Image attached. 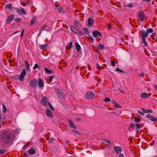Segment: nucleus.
<instances>
[{
  "label": "nucleus",
  "instance_id": "f257e3e1",
  "mask_svg": "<svg viewBox=\"0 0 157 157\" xmlns=\"http://www.w3.org/2000/svg\"><path fill=\"white\" fill-rule=\"evenodd\" d=\"M13 139V135L9 130H4L0 134V139L4 144H10Z\"/></svg>",
  "mask_w": 157,
  "mask_h": 157
},
{
  "label": "nucleus",
  "instance_id": "f03ea898",
  "mask_svg": "<svg viewBox=\"0 0 157 157\" xmlns=\"http://www.w3.org/2000/svg\"><path fill=\"white\" fill-rule=\"evenodd\" d=\"M142 36V42L146 46H147L148 44L146 41V38L148 36V33L147 32H145L143 30H141L140 31Z\"/></svg>",
  "mask_w": 157,
  "mask_h": 157
},
{
  "label": "nucleus",
  "instance_id": "7ed1b4c3",
  "mask_svg": "<svg viewBox=\"0 0 157 157\" xmlns=\"http://www.w3.org/2000/svg\"><path fill=\"white\" fill-rule=\"evenodd\" d=\"M38 84V82L37 80L36 79H34L30 81L29 84L30 86L33 88H36Z\"/></svg>",
  "mask_w": 157,
  "mask_h": 157
},
{
  "label": "nucleus",
  "instance_id": "20e7f679",
  "mask_svg": "<svg viewBox=\"0 0 157 157\" xmlns=\"http://www.w3.org/2000/svg\"><path fill=\"white\" fill-rule=\"evenodd\" d=\"M94 94L91 91H89L86 93L85 95L86 98L87 99H90L93 98Z\"/></svg>",
  "mask_w": 157,
  "mask_h": 157
},
{
  "label": "nucleus",
  "instance_id": "39448f33",
  "mask_svg": "<svg viewBox=\"0 0 157 157\" xmlns=\"http://www.w3.org/2000/svg\"><path fill=\"white\" fill-rule=\"evenodd\" d=\"M138 17L141 21H143L145 20V14L142 11L139 12Z\"/></svg>",
  "mask_w": 157,
  "mask_h": 157
},
{
  "label": "nucleus",
  "instance_id": "423d86ee",
  "mask_svg": "<svg viewBox=\"0 0 157 157\" xmlns=\"http://www.w3.org/2000/svg\"><path fill=\"white\" fill-rule=\"evenodd\" d=\"M26 75V70L25 69H23L22 71L20 74V76L18 79L21 81H23L24 79V76Z\"/></svg>",
  "mask_w": 157,
  "mask_h": 157
},
{
  "label": "nucleus",
  "instance_id": "0eeeda50",
  "mask_svg": "<svg viewBox=\"0 0 157 157\" xmlns=\"http://www.w3.org/2000/svg\"><path fill=\"white\" fill-rule=\"evenodd\" d=\"M16 11L20 15H22L23 14L26 15L27 14V13L23 8H21V9L16 8Z\"/></svg>",
  "mask_w": 157,
  "mask_h": 157
},
{
  "label": "nucleus",
  "instance_id": "6e6552de",
  "mask_svg": "<svg viewBox=\"0 0 157 157\" xmlns=\"http://www.w3.org/2000/svg\"><path fill=\"white\" fill-rule=\"evenodd\" d=\"M47 98L46 97H43L42 99L41 104L42 105L45 107L48 104Z\"/></svg>",
  "mask_w": 157,
  "mask_h": 157
},
{
  "label": "nucleus",
  "instance_id": "1a4fd4ad",
  "mask_svg": "<svg viewBox=\"0 0 157 157\" xmlns=\"http://www.w3.org/2000/svg\"><path fill=\"white\" fill-rule=\"evenodd\" d=\"M92 34L94 37H97L98 36H99L101 37H102L101 33L98 30L94 31L93 32Z\"/></svg>",
  "mask_w": 157,
  "mask_h": 157
},
{
  "label": "nucleus",
  "instance_id": "9d476101",
  "mask_svg": "<svg viewBox=\"0 0 157 157\" xmlns=\"http://www.w3.org/2000/svg\"><path fill=\"white\" fill-rule=\"evenodd\" d=\"M114 151L117 154L120 153L122 151L121 148L119 146H115L113 147Z\"/></svg>",
  "mask_w": 157,
  "mask_h": 157
},
{
  "label": "nucleus",
  "instance_id": "9b49d317",
  "mask_svg": "<svg viewBox=\"0 0 157 157\" xmlns=\"http://www.w3.org/2000/svg\"><path fill=\"white\" fill-rule=\"evenodd\" d=\"M14 17V15L13 14L9 15L6 20V23L7 24H9L13 19Z\"/></svg>",
  "mask_w": 157,
  "mask_h": 157
},
{
  "label": "nucleus",
  "instance_id": "f8f14e48",
  "mask_svg": "<svg viewBox=\"0 0 157 157\" xmlns=\"http://www.w3.org/2000/svg\"><path fill=\"white\" fill-rule=\"evenodd\" d=\"M146 117L152 121H157V118L153 117L152 116H151L150 114H147L146 116Z\"/></svg>",
  "mask_w": 157,
  "mask_h": 157
},
{
  "label": "nucleus",
  "instance_id": "ddd939ff",
  "mask_svg": "<svg viewBox=\"0 0 157 157\" xmlns=\"http://www.w3.org/2000/svg\"><path fill=\"white\" fill-rule=\"evenodd\" d=\"M55 91L57 94L58 95V97L60 99L63 98V97L62 95V91L59 89H56Z\"/></svg>",
  "mask_w": 157,
  "mask_h": 157
},
{
  "label": "nucleus",
  "instance_id": "4468645a",
  "mask_svg": "<svg viewBox=\"0 0 157 157\" xmlns=\"http://www.w3.org/2000/svg\"><path fill=\"white\" fill-rule=\"evenodd\" d=\"M46 115L50 117H53L52 111L49 109H47L46 111Z\"/></svg>",
  "mask_w": 157,
  "mask_h": 157
},
{
  "label": "nucleus",
  "instance_id": "2eb2a0df",
  "mask_svg": "<svg viewBox=\"0 0 157 157\" xmlns=\"http://www.w3.org/2000/svg\"><path fill=\"white\" fill-rule=\"evenodd\" d=\"M68 122H69V125L71 128L76 129L77 128V127L75 126L74 123L72 122L71 119H69L68 120Z\"/></svg>",
  "mask_w": 157,
  "mask_h": 157
},
{
  "label": "nucleus",
  "instance_id": "dca6fc26",
  "mask_svg": "<svg viewBox=\"0 0 157 157\" xmlns=\"http://www.w3.org/2000/svg\"><path fill=\"white\" fill-rule=\"evenodd\" d=\"M70 28L72 31L75 34H78V32L77 30L75 28L73 25H71Z\"/></svg>",
  "mask_w": 157,
  "mask_h": 157
},
{
  "label": "nucleus",
  "instance_id": "f3484780",
  "mask_svg": "<svg viewBox=\"0 0 157 157\" xmlns=\"http://www.w3.org/2000/svg\"><path fill=\"white\" fill-rule=\"evenodd\" d=\"M94 23V21L93 19L90 18H89L88 20V24L90 26L93 25Z\"/></svg>",
  "mask_w": 157,
  "mask_h": 157
},
{
  "label": "nucleus",
  "instance_id": "a211bd4d",
  "mask_svg": "<svg viewBox=\"0 0 157 157\" xmlns=\"http://www.w3.org/2000/svg\"><path fill=\"white\" fill-rule=\"evenodd\" d=\"M140 97L143 98H147L149 97V96L147 94L144 92L140 94Z\"/></svg>",
  "mask_w": 157,
  "mask_h": 157
},
{
  "label": "nucleus",
  "instance_id": "6ab92c4d",
  "mask_svg": "<svg viewBox=\"0 0 157 157\" xmlns=\"http://www.w3.org/2000/svg\"><path fill=\"white\" fill-rule=\"evenodd\" d=\"M38 85L40 88L44 86V83L42 80L40 78L38 80Z\"/></svg>",
  "mask_w": 157,
  "mask_h": 157
},
{
  "label": "nucleus",
  "instance_id": "aec40b11",
  "mask_svg": "<svg viewBox=\"0 0 157 157\" xmlns=\"http://www.w3.org/2000/svg\"><path fill=\"white\" fill-rule=\"evenodd\" d=\"M72 46V42H71L69 44L67 43L66 48V49L68 50H70L71 49Z\"/></svg>",
  "mask_w": 157,
  "mask_h": 157
},
{
  "label": "nucleus",
  "instance_id": "412c9836",
  "mask_svg": "<svg viewBox=\"0 0 157 157\" xmlns=\"http://www.w3.org/2000/svg\"><path fill=\"white\" fill-rule=\"evenodd\" d=\"M25 63L27 71H29L30 70L29 65L28 62L27 60H25Z\"/></svg>",
  "mask_w": 157,
  "mask_h": 157
},
{
  "label": "nucleus",
  "instance_id": "4be33fe9",
  "mask_svg": "<svg viewBox=\"0 0 157 157\" xmlns=\"http://www.w3.org/2000/svg\"><path fill=\"white\" fill-rule=\"evenodd\" d=\"M35 151L33 148H32L28 151V153L30 155H33L35 153Z\"/></svg>",
  "mask_w": 157,
  "mask_h": 157
},
{
  "label": "nucleus",
  "instance_id": "5701e85b",
  "mask_svg": "<svg viewBox=\"0 0 157 157\" xmlns=\"http://www.w3.org/2000/svg\"><path fill=\"white\" fill-rule=\"evenodd\" d=\"M75 47L76 51L78 52L81 49V47L78 44L77 42L75 43Z\"/></svg>",
  "mask_w": 157,
  "mask_h": 157
},
{
  "label": "nucleus",
  "instance_id": "b1692460",
  "mask_svg": "<svg viewBox=\"0 0 157 157\" xmlns=\"http://www.w3.org/2000/svg\"><path fill=\"white\" fill-rule=\"evenodd\" d=\"M141 109L143 111V112L145 113H152L153 112L152 110L151 109H150L148 110H146L143 108H141Z\"/></svg>",
  "mask_w": 157,
  "mask_h": 157
},
{
  "label": "nucleus",
  "instance_id": "393cba45",
  "mask_svg": "<svg viewBox=\"0 0 157 157\" xmlns=\"http://www.w3.org/2000/svg\"><path fill=\"white\" fill-rule=\"evenodd\" d=\"M134 125L132 123H131L129 124V127L128 128V130L129 131H131V129H132V130H133L134 128Z\"/></svg>",
  "mask_w": 157,
  "mask_h": 157
},
{
  "label": "nucleus",
  "instance_id": "a878e982",
  "mask_svg": "<svg viewBox=\"0 0 157 157\" xmlns=\"http://www.w3.org/2000/svg\"><path fill=\"white\" fill-rule=\"evenodd\" d=\"M83 32L84 34H88L89 33V32L88 29L86 27H84L83 28Z\"/></svg>",
  "mask_w": 157,
  "mask_h": 157
},
{
  "label": "nucleus",
  "instance_id": "bb28decb",
  "mask_svg": "<svg viewBox=\"0 0 157 157\" xmlns=\"http://www.w3.org/2000/svg\"><path fill=\"white\" fill-rule=\"evenodd\" d=\"M113 104L114 105V107L117 108H121L120 105L115 101H113Z\"/></svg>",
  "mask_w": 157,
  "mask_h": 157
},
{
  "label": "nucleus",
  "instance_id": "cd10ccee",
  "mask_svg": "<svg viewBox=\"0 0 157 157\" xmlns=\"http://www.w3.org/2000/svg\"><path fill=\"white\" fill-rule=\"evenodd\" d=\"M45 73L47 74H51L53 73V72L51 70L48 69L47 67H44Z\"/></svg>",
  "mask_w": 157,
  "mask_h": 157
},
{
  "label": "nucleus",
  "instance_id": "c85d7f7f",
  "mask_svg": "<svg viewBox=\"0 0 157 157\" xmlns=\"http://www.w3.org/2000/svg\"><path fill=\"white\" fill-rule=\"evenodd\" d=\"M12 4H7L5 6V8L7 9H8L10 10H12Z\"/></svg>",
  "mask_w": 157,
  "mask_h": 157
},
{
  "label": "nucleus",
  "instance_id": "c756f323",
  "mask_svg": "<svg viewBox=\"0 0 157 157\" xmlns=\"http://www.w3.org/2000/svg\"><path fill=\"white\" fill-rule=\"evenodd\" d=\"M48 46L47 44H43L40 45L39 46V48L42 49H45Z\"/></svg>",
  "mask_w": 157,
  "mask_h": 157
},
{
  "label": "nucleus",
  "instance_id": "7c9ffc66",
  "mask_svg": "<svg viewBox=\"0 0 157 157\" xmlns=\"http://www.w3.org/2000/svg\"><path fill=\"white\" fill-rule=\"evenodd\" d=\"M136 126V130H139L140 128V124H139L136 123L135 124Z\"/></svg>",
  "mask_w": 157,
  "mask_h": 157
},
{
  "label": "nucleus",
  "instance_id": "2f4dec72",
  "mask_svg": "<svg viewBox=\"0 0 157 157\" xmlns=\"http://www.w3.org/2000/svg\"><path fill=\"white\" fill-rule=\"evenodd\" d=\"M55 6L56 7V9H57L59 12H61L63 9L60 6H57L56 4Z\"/></svg>",
  "mask_w": 157,
  "mask_h": 157
},
{
  "label": "nucleus",
  "instance_id": "473e14b6",
  "mask_svg": "<svg viewBox=\"0 0 157 157\" xmlns=\"http://www.w3.org/2000/svg\"><path fill=\"white\" fill-rule=\"evenodd\" d=\"M36 21V18L35 17H33L32 19L31 20V25H33L34 23Z\"/></svg>",
  "mask_w": 157,
  "mask_h": 157
},
{
  "label": "nucleus",
  "instance_id": "72a5a7b5",
  "mask_svg": "<svg viewBox=\"0 0 157 157\" xmlns=\"http://www.w3.org/2000/svg\"><path fill=\"white\" fill-rule=\"evenodd\" d=\"M104 48V46L101 43L99 44L98 47V49L100 50H101L103 49Z\"/></svg>",
  "mask_w": 157,
  "mask_h": 157
},
{
  "label": "nucleus",
  "instance_id": "f704fd0d",
  "mask_svg": "<svg viewBox=\"0 0 157 157\" xmlns=\"http://www.w3.org/2000/svg\"><path fill=\"white\" fill-rule=\"evenodd\" d=\"M7 111V108L5 104H4L3 105L2 107V111L4 113H5Z\"/></svg>",
  "mask_w": 157,
  "mask_h": 157
},
{
  "label": "nucleus",
  "instance_id": "c9c22d12",
  "mask_svg": "<svg viewBox=\"0 0 157 157\" xmlns=\"http://www.w3.org/2000/svg\"><path fill=\"white\" fill-rule=\"evenodd\" d=\"M36 68H38L39 69H40V67L38 65L37 63H36L34 66L33 67V69H35Z\"/></svg>",
  "mask_w": 157,
  "mask_h": 157
},
{
  "label": "nucleus",
  "instance_id": "e433bc0d",
  "mask_svg": "<svg viewBox=\"0 0 157 157\" xmlns=\"http://www.w3.org/2000/svg\"><path fill=\"white\" fill-rule=\"evenodd\" d=\"M88 39L90 40L92 43H93L94 42V39L93 37L91 36H88L87 37Z\"/></svg>",
  "mask_w": 157,
  "mask_h": 157
},
{
  "label": "nucleus",
  "instance_id": "4c0bfd02",
  "mask_svg": "<svg viewBox=\"0 0 157 157\" xmlns=\"http://www.w3.org/2000/svg\"><path fill=\"white\" fill-rule=\"evenodd\" d=\"M134 121L138 123L140 122V119L138 117H135L134 118Z\"/></svg>",
  "mask_w": 157,
  "mask_h": 157
},
{
  "label": "nucleus",
  "instance_id": "58836bf2",
  "mask_svg": "<svg viewBox=\"0 0 157 157\" xmlns=\"http://www.w3.org/2000/svg\"><path fill=\"white\" fill-rule=\"evenodd\" d=\"M110 99L108 97H107L105 98L104 100V101L106 102H108L110 101Z\"/></svg>",
  "mask_w": 157,
  "mask_h": 157
},
{
  "label": "nucleus",
  "instance_id": "ea45409f",
  "mask_svg": "<svg viewBox=\"0 0 157 157\" xmlns=\"http://www.w3.org/2000/svg\"><path fill=\"white\" fill-rule=\"evenodd\" d=\"M21 21V19L20 18H17L15 19L14 21L15 22H19Z\"/></svg>",
  "mask_w": 157,
  "mask_h": 157
},
{
  "label": "nucleus",
  "instance_id": "a19ab883",
  "mask_svg": "<svg viewBox=\"0 0 157 157\" xmlns=\"http://www.w3.org/2000/svg\"><path fill=\"white\" fill-rule=\"evenodd\" d=\"M153 32V30L151 28H148L147 29V31L146 32H147V33H152Z\"/></svg>",
  "mask_w": 157,
  "mask_h": 157
},
{
  "label": "nucleus",
  "instance_id": "79ce46f5",
  "mask_svg": "<svg viewBox=\"0 0 157 157\" xmlns=\"http://www.w3.org/2000/svg\"><path fill=\"white\" fill-rule=\"evenodd\" d=\"M5 153V150L0 149V155H2Z\"/></svg>",
  "mask_w": 157,
  "mask_h": 157
},
{
  "label": "nucleus",
  "instance_id": "37998d69",
  "mask_svg": "<svg viewBox=\"0 0 157 157\" xmlns=\"http://www.w3.org/2000/svg\"><path fill=\"white\" fill-rule=\"evenodd\" d=\"M48 105L49 106L50 109L53 111H54V109L53 107L51 105L49 102H48Z\"/></svg>",
  "mask_w": 157,
  "mask_h": 157
},
{
  "label": "nucleus",
  "instance_id": "c03bdc74",
  "mask_svg": "<svg viewBox=\"0 0 157 157\" xmlns=\"http://www.w3.org/2000/svg\"><path fill=\"white\" fill-rule=\"evenodd\" d=\"M54 78H55V77H54V75L51 76H50V77L49 78V81H50V82H52V79Z\"/></svg>",
  "mask_w": 157,
  "mask_h": 157
},
{
  "label": "nucleus",
  "instance_id": "a18cd8bd",
  "mask_svg": "<svg viewBox=\"0 0 157 157\" xmlns=\"http://www.w3.org/2000/svg\"><path fill=\"white\" fill-rule=\"evenodd\" d=\"M154 35H156V33H153L150 36L151 37L152 39L153 40L155 39L154 37Z\"/></svg>",
  "mask_w": 157,
  "mask_h": 157
},
{
  "label": "nucleus",
  "instance_id": "49530a36",
  "mask_svg": "<svg viewBox=\"0 0 157 157\" xmlns=\"http://www.w3.org/2000/svg\"><path fill=\"white\" fill-rule=\"evenodd\" d=\"M72 132H74L75 133H76L77 134L79 135H80V133L79 132H78L77 131H76L75 130H72Z\"/></svg>",
  "mask_w": 157,
  "mask_h": 157
},
{
  "label": "nucleus",
  "instance_id": "de8ad7c7",
  "mask_svg": "<svg viewBox=\"0 0 157 157\" xmlns=\"http://www.w3.org/2000/svg\"><path fill=\"white\" fill-rule=\"evenodd\" d=\"M126 6L128 7H132V3H130L126 5Z\"/></svg>",
  "mask_w": 157,
  "mask_h": 157
},
{
  "label": "nucleus",
  "instance_id": "09e8293b",
  "mask_svg": "<svg viewBox=\"0 0 157 157\" xmlns=\"http://www.w3.org/2000/svg\"><path fill=\"white\" fill-rule=\"evenodd\" d=\"M111 65L113 66V67H114L115 66V63L112 60V61H111Z\"/></svg>",
  "mask_w": 157,
  "mask_h": 157
},
{
  "label": "nucleus",
  "instance_id": "8fccbe9b",
  "mask_svg": "<svg viewBox=\"0 0 157 157\" xmlns=\"http://www.w3.org/2000/svg\"><path fill=\"white\" fill-rule=\"evenodd\" d=\"M96 67L97 69H101V68L100 65L98 63L97 64Z\"/></svg>",
  "mask_w": 157,
  "mask_h": 157
},
{
  "label": "nucleus",
  "instance_id": "3c124183",
  "mask_svg": "<svg viewBox=\"0 0 157 157\" xmlns=\"http://www.w3.org/2000/svg\"><path fill=\"white\" fill-rule=\"evenodd\" d=\"M26 5H29V3H25L24 2H22V5L24 6H26Z\"/></svg>",
  "mask_w": 157,
  "mask_h": 157
},
{
  "label": "nucleus",
  "instance_id": "603ef678",
  "mask_svg": "<svg viewBox=\"0 0 157 157\" xmlns=\"http://www.w3.org/2000/svg\"><path fill=\"white\" fill-rule=\"evenodd\" d=\"M138 113H139V114H141L143 116V115H144V113H143V112H141V111H140V110H138Z\"/></svg>",
  "mask_w": 157,
  "mask_h": 157
},
{
  "label": "nucleus",
  "instance_id": "864d4df0",
  "mask_svg": "<svg viewBox=\"0 0 157 157\" xmlns=\"http://www.w3.org/2000/svg\"><path fill=\"white\" fill-rule=\"evenodd\" d=\"M79 33L80 36H83V34L82 33V32L81 31V30H79Z\"/></svg>",
  "mask_w": 157,
  "mask_h": 157
},
{
  "label": "nucleus",
  "instance_id": "5fc2aeb1",
  "mask_svg": "<svg viewBox=\"0 0 157 157\" xmlns=\"http://www.w3.org/2000/svg\"><path fill=\"white\" fill-rule=\"evenodd\" d=\"M47 26V25L46 24H45L43 26H42L41 27V30L44 29Z\"/></svg>",
  "mask_w": 157,
  "mask_h": 157
},
{
  "label": "nucleus",
  "instance_id": "6e6d98bb",
  "mask_svg": "<svg viewBox=\"0 0 157 157\" xmlns=\"http://www.w3.org/2000/svg\"><path fill=\"white\" fill-rule=\"evenodd\" d=\"M118 157H124V156L123 154L120 153Z\"/></svg>",
  "mask_w": 157,
  "mask_h": 157
},
{
  "label": "nucleus",
  "instance_id": "4d7b16f0",
  "mask_svg": "<svg viewBox=\"0 0 157 157\" xmlns=\"http://www.w3.org/2000/svg\"><path fill=\"white\" fill-rule=\"evenodd\" d=\"M28 155H28V154L25 152L24 154L23 157H27V156Z\"/></svg>",
  "mask_w": 157,
  "mask_h": 157
},
{
  "label": "nucleus",
  "instance_id": "13d9d810",
  "mask_svg": "<svg viewBox=\"0 0 157 157\" xmlns=\"http://www.w3.org/2000/svg\"><path fill=\"white\" fill-rule=\"evenodd\" d=\"M24 29L21 32V37H22V36H23V33L24 32Z\"/></svg>",
  "mask_w": 157,
  "mask_h": 157
},
{
  "label": "nucleus",
  "instance_id": "bf43d9fd",
  "mask_svg": "<svg viewBox=\"0 0 157 157\" xmlns=\"http://www.w3.org/2000/svg\"><path fill=\"white\" fill-rule=\"evenodd\" d=\"M140 75L142 77H144V73H142L140 74Z\"/></svg>",
  "mask_w": 157,
  "mask_h": 157
},
{
  "label": "nucleus",
  "instance_id": "052dcab7",
  "mask_svg": "<svg viewBox=\"0 0 157 157\" xmlns=\"http://www.w3.org/2000/svg\"><path fill=\"white\" fill-rule=\"evenodd\" d=\"M121 70L119 68L117 67V68H116V71H120Z\"/></svg>",
  "mask_w": 157,
  "mask_h": 157
},
{
  "label": "nucleus",
  "instance_id": "680f3d73",
  "mask_svg": "<svg viewBox=\"0 0 157 157\" xmlns=\"http://www.w3.org/2000/svg\"><path fill=\"white\" fill-rule=\"evenodd\" d=\"M40 33H39L38 34V36H40V34H41V33H42V31H41V30H40Z\"/></svg>",
  "mask_w": 157,
  "mask_h": 157
},
{
  "label": "nucleus",
  "instance_id": "e2e57ef3",
  "mask_svg": "<svg viewBox=\"0 0 157 157\" xmlns=\"http://www.w3.org/2000/svg\"><path fill=\"white\" fill-rule=\"evenodd\" d=\"M105 141L107 142L108 144H110V143H111V142H110V141H109V140H106Z\"/></svg>",
  "mask_w": 157,
  "mask_h": 157
},
{
  "label": "nucleus",
  "instance_id": "0e129e2a",
  "mask_svg": "<svg viewBox=\"0 0 157 157\" xmlns=\"http://www.w3.org/2000/svg\"><path fill=\"white\" fill-rule=\"evenodd\" d=\"M118 90H120L121 93H124V92H123V91L122 90H121L120 89V88H118Z\"/></svg>",
  "mask_w": 157,
  "mask_h": 157
},
{
  "label": "nucleus",
  "instance_id": "69168bd1",
  "mask_svg": "<svg viewBox=\"0 0 157 157\" xmlns=\"http://www.w3.org/2000/svg\"><path fill=\"white\" fill-rule=\"evenodd\" d=\"M53 138H52L51 139V140H49V142H52L53 141Z\"/></svg>",
  "mask_w": 157,
  "mask_h": 157
},
{
  "label": "nucleus",
  "instance_id": "338daca9",
  "mask_svg": "<svg viewBox=\"0 0 157 157\" xmlns=\"http://www.w3.org/2000/svg\"><path fill=\"white\" fill-rule=\"evenodd\" d=\"M81 120V119L80 118H76V120L78 121H79L80 120Z\"/></svg>",
  "mask_w": 157,
  "mask_h": 157
},
{
  "label": "nucleus",
  "instance_id": "774afa93",
  "mask_svg": "<svg viewBox=\"0 0 157 157\" xmlns=\"http://www.w3.org/2000/svg\"><path fill=\"white\" fill-rule=\"evenodd\" d=\"M154 87L155 89L157 90V85H155Z\"/></svg>",
  "mask_w": 157,
  "mask_h": 157
}]
</instances>
